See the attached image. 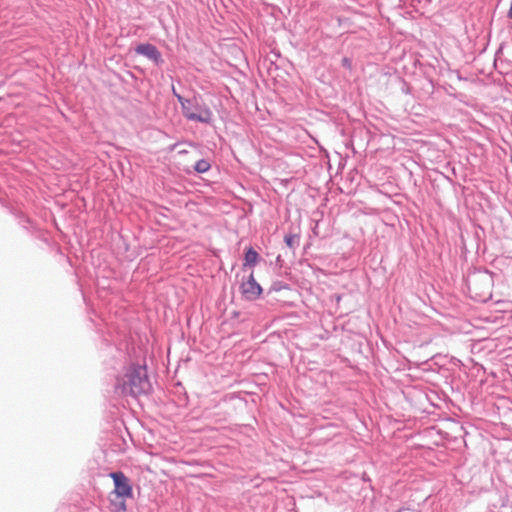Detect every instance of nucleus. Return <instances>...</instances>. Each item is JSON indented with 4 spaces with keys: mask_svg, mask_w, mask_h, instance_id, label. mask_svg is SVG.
<instances>
[{
    "mask_svg": "<svg viewBox=\"0 0 512 512\" xmlns=\"http://www.w3.org/2000/svg\"><path fill=\"white\" fill-rule=\"evenodd\" d=\"M115 393L119 396H139L147 394L151 389L145 365L132 364L124 369L116 378Z\"/></svg>",
    "mask_w": 512,
    "mask_h": 512,
    "instance_id": "obj_1",
    "label": "nucleus"
},
{
    "mask_svg": "<svg viewBox=\"0 0 512 512\" xmlns=\"http://www.w3.org/2000/svg\"><path fill=\"white\" fill-rule=\"evenodd\" d=\"M190 105H185L182 108V113L185 118L190 121L209 124L212 122L213 113L210 108L200 101L197 97L188 98Z\"/></svg>",
    "mask_w": 512,
    "mask_h": 512,
    "instance_id": "obj_2",
    "label": "nucleus"
},
{
    "mask_svg": "<svg viewBox=\"0 0 512 512\" xmlns=\"http://www.w3.org/2000/svg\"><path fill=\"white\" fill-rule=\"evenodd\" d=\"M110 477L114 481L115 490L114 493L117 495V497L120 498H131L133 496L132 493V487L129 484L128 478L124 475V473L118 471V472H112L110 473Z\"/></svg>",
    "mask_w": 512,
    "mask_h": 512,
    "instance_id": "obj_3",
    "label": "nucleus"
},
{
    "mask_svg": "<svg viewBox=\"0 0 512 512\" xmlns=\"http://www.w3.org/2000/svg\"><path fill=\"white\" fill-rule=\"evenodd\" d=\"M135 52L151 60L156 66H160L164 60L157 47L150 43H142L136 46Z\"/></svg>",
    "mask_w": 512,
    "mask_h": 512,
    "instance_id": "obj_4",
    "label": "nucleus"
},
{
    "mask_svg": "<svg viewBox=\"0 0 512 512\" xmlns=\"http://www.w3.org/2000/svg\"><path fill=\"white\" fill-rule=\"evenodd\" d=\"M241 292L248 300H255L262 294V288L256 282L253 273L241 284Z\"/></svg>",
    "mask_w": 512,
    "mask_h": 512,
    "instance_id": "obj_5",
    "label": "nucleus"
},
{
    "mask_svg": "<svg viewBox=\"0 0 512 512\" xmlns=\"http://www.w3.org/2000/svg\"><path fill=\"white\" fill-rule=\"evenodd\" d=\"M258 261H259L258 252L253 247H249L245 252L243 266L244 267H247V266L254 267Z\"/></svg>",
    "mask_w": 512,
    "mask_h": 512,
    "instance_id": "obj_6",
    "label": "nucleus"
},
{
    "mask_svg": "<svg viewBox=\"0 0 512 512\" xmlns=\"http://www.w3.org/2000/svg\"><path fill=\"white\" fill-rule=\"evenodd\" d=\"M211 168L210 162L206 159L198 160L194 165V170L197 173H205Z\"/></svg>",
    "mask_w": 512,
    "mask_h": 512,
    "instance_id": "obj_7",
    "label": "nucleus"
},
{
    "mask_svg": "<svg viewBox=\"0 0 512 512\" xmlns=\"http://www.w3.org/2000/svg\"><path fill=\"white\" fill-rule=\"evenodd\" d=\"M284 241L290 249L294 250L299 245V236L296 234H289L284 237Z\"/></svg>",
    "mask_w": 512,
    "mask_h": 512,
    "instance_id": "obj_8",
    "label": "nucleus"
},
{
    "mask_svg": "<svg viewBox=\"0 0 512 512\" xmlns=\"http://www.w3.org/2000/svg\"><path fill=\"white\" fill-rule=\"evenodd\" d=\"M173 95L176 97L177 101L180 103L181 108H186L185 105H190L188 98L183 97L179 93L176 92V90L173 88Z\"/></svg>",
    "mask_w": 512,
    "mask_h": 512,
    "instance_id": "obj_9",
    "label": "nucleus"
},
{
    "mask_svg": "<svg viewBox=\"0 0 512 512\" xmlns=\"http://www.w3.org/2000/svg\"><path fill=\"white\" fill-rule=\"evenodd\" d=\"M118 510L122 511V512L126 511V505H125L124 501H121V503L119 504Z\"/></svg>",
    "mask_w": 512,
    "mask_h": 512,
    "instance_id": "obj_10",
    "label": "nucleus"
},
{
    "mask_svg": "<svg viewBox=\"0 0 512 512\" xmlns=\"http://www.w3.org/2000/svg\"><path fill=\"white\" fill-rule=\"evenodd\" d=\"M342 63L343 66L350 67V60L348 58H343Z\"/></svg>",
    "mask_w": 512,
    "mask_h": 512,
    "instance_id": "obj_11",
    "label": "nucleus"
},
{
    "mask_svg": "<svg viewBox=\"0 0 512 512\" xmlns=\"http://www.w3.org/2000/svg\"><path fill=\"white\" fill-rule=\"evenodd\" d=\"M179 153L180 154H185V153H187V151L186 150H181V151H179Z\"/></svg>",
    "mask_w": 512,
    "mask_h": 512,
    "instance_id": "obj_12",
    "label": "nucleus"
}]
</instances>
